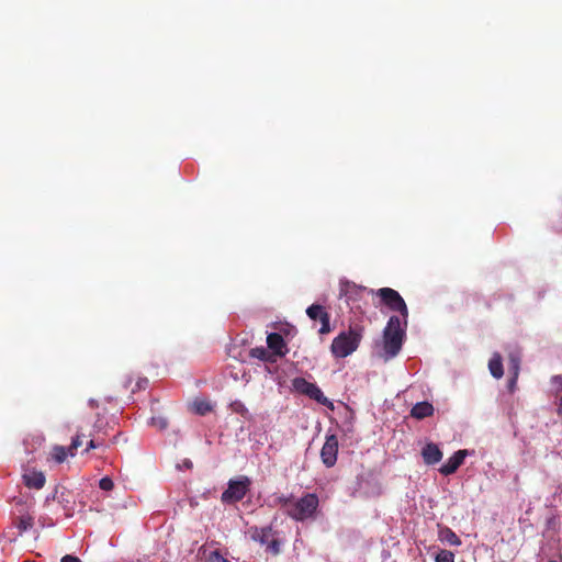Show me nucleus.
<instances>
[{"label":"nucleus","mask_w":562,"mask_h":562,"mask_svg":"<svg viewBox=\"0 0 562 562\" xmlns=\"http://www.w3.org/2000/svg\"><path fill=\"white\" fill-rule=\"evenodd\" d=\"M267 345L268 348L272 350L274 359L276 357H283L288 351L283 337L278 333H271L268 335Z\"/></svg>","instance_id":"f8f14e48"},{"label":"nucleus","mask_w":562,"mask_h":562,"mask_svg":"<svg viewBox=\"0 0 562 562\" xmlns=\"http://www.w3.org/2000/svg\"><path fill=\"white\" fill-rule=\"evenodd\" d=\"M558 414L560 416H562V396L559 398V404H558Z\"/></svg>","instance_id":"f704fd0d"},{"label":"nucleus","mask_w":562,"mask_h":562,"mask_svg":"<svg viewBox=\"0 0 562 562\" xmlns=\"http://www.w3.org/2000/svg\"><path fill=\"white\" fill-rule=\"evenodd\" d=\"M106 435V431L103 430L102 419L98 418L94 426H93V432H90L89 436L86 435L85 438L90 437V439L87 442V448L85 449V452H88L92 449H98L104 447V437Z\"/></svg>","instance_id":"9d476101"},{"label":"nucleus","mask_w":562,"mask_h":562,"mask_svg":"<svg viewBox=\"0 0 562 562\" xmlns=\"http://www.w3.org/2000/svg\"><path fill=\"white\" fill-rule=\"evenodd\" d=\"M436 562H454V554L449 550H441L436 555Z\"/></svg>","instance_id":"393cba45"},{"label":"nucleus","mask_w":562,"mask_h":562,"mask_svg":"<svg viewBox=\"0 0 562 562\" xmlns=\"http://www.w3.org/2000/svg\"><path fill=\"white\" fill-rule=\"evenodd\" d=\"M306 315L312 321H319L321 328H319L318 333L321 335H325V334H328L331 331L330 315L323 305L312 304L311 306H308L306 308Z\"/></svg>","instance_id":"6e6552de"},{"label":"nucleus","mask_w":562,"mask_h":562,"mask_svg":"<svg viewBox=\"0 0 562 562\" xmlns=\"http://www.w3.org/2000/svg\"><path fill=\"white\" fill-rule=\"evenodd\" d=\"M434 406L427 401L416 403L411 409V416L416 419H424L432 416Z\"/></svg>","instance_id":"2eb2a0df"},{"label":"nucleus","mask_w":562,"mask_h":562,"mask_svg":"<svg viewBox=\"0 0 562 562\" xmlns=\"http://www.w3.org/2000/svg\"><path fill=\"white\" fill-rule=\"evenodd\" d=\"M151 425L159 428L160 430L166 429L168 426V420L165 417H153Z\"/></svg>","instance_id":"cd10ccee"},{"label":"nucleus","mask_w":562,"mask_h":562,"mask_svg":"<svg viewBox=\"0 0 562 562\" xmlns=\"http://www.w3.org/2000/svg\"><path fill=\"white\" fill-rule=\"evenodd\" d=\"M363 326H350L348 331L340 333L334 338L330 351L336 358H346L355 352L362 339Z\"/></svg>","instance_id":"f03ea898"},{"label":"nucleus","mask_w":562,"mask_h":562,"mask_svg":"<svg viewBox=\"0 0 562 562\" xmlns=\"http://www.w3.org/2000/svg\"><path fill=\"white\" fill-rule=\"evenodd\" d=\"M148 384V380L147 379H139L137 382H136V387L137 390H142V389H145Z\"/></svg>","instance_id":"72a5a7b5"},{"label":"nucleus","mask_w":562,"mask_h":562,"mask_svg":"<svg viewBox=\"0 0 562 562\" xmlns=\"http://www.w3.org/2000/svg\"><path fill=\"white\" fill-rule=\"evenodd\" d=\"M438 538L441 542L448 543L449 546L459 547L462 543L459 536L447 526H439Z\"/></svg>","instance_id":"f3484780"},{"label":"nucleus","mask_w":562,"mask_h":562,"mask_svg":"<svg viewBox=\"0 0 562 562\" xmlns=\"http://www.w3.org/2000/svg\"><path fill=\"white\" fill-rule=\"evenodd\" d=\"M488 369L491 374L495 379H501L504 374L502 357L499 353H494L493 357L488 361Z\"/></svg>","instance_id":"a211bd4d"},{"label":"nucleus","mask_w":562,"mask_h":562,"mask_svg":"<svg viewBox=\"0 0 562 562\" xmlns=\"http://www.w3.org/2000/svg\"><path fill=\"white\" fill-rule=\"evenodd\" d=\"M251 480L241 475L237 480H229L227 488L222 493L221 501L224 504H234L240 502L249 492Z\"/></svg>","instance_id":"20e7f679"},{"label":"nucleus","mask_w":562,"mask_h":562,"mask_svg":"<svg viewBox=\"0 0 562 562\" xmlns=\"http://www.w3.org/2000/svg\"><path fill=\"white\" fill-rule=\"evenodd\" d=\"M406 327L403 318L400 316H391L383 329V350L385 360L394 358L402 349Z\"/></svg>","instance_id":"f257e3e1"},{"label":"nucleus","mask_w":562,"mask_h":562,"mask_svg":"<svg viewBox=\"0 0 562 562\" xmlns=\"http://www.w3.org/2000/svg\"><path fill=\"white\" fill-rule=\"evenodd\" d=\"M319 507V498L315 493H305L295 499L291 508L288 509V516L296 521H306L315 519Z\"/></svg>","instance_id":"7ed1b4c3"},{"label":"nucleus","mask_w":562,"mask_h":562,"mask_svg":"<svg viewBox=\"0 0 562 562\" xmlns=\"http://www.w3.org/2000/svg\"><path fill=\"white\" fill-rule=\"evenodd\" d=\"M251 358H256L267 362H274L276 359L265 347H256L250 349L249 352Z\"/></svg>","instance_id":"aec40b11"},{"label":"nucleus","mask_w":562,"mask_h":562,"mask_svg":"<svg viewBox=\"0 0 562 562\" xmlns=\"http://www.w3.org/2000/svg\"><path fill=\"white\" fill-rule=\"evenodd\" d=\"M205 562H229L227 559L222 557L218 551H213L210 553Z\"/></svg>","instance_id":"c85d7f7f"},{"label":"nucleus","mask_w":562,"mask_h":562,"mask_svg":"<svg viewBox=\"0 0 562 562\" xmlns=\"http://www.w3.org/2000/svg\"><path fill=\"white\" fill-rule=\"evenodd\" d=\"M375 295L379 296L381 302L390 310L398 312L405 325L407 324L408 308L404 299L397 291L391 288H381L375 291Z\"/></svg>","instance_id":"39448f33"},{"label":"nucleus","mask_w":562,"mask_h":562,"mask_svg":"<svg viewBox=\"0 0 562 562\" xmlns=\"http://www.w3.org/2000/svg\"><path fill=\"white\" fill-rule=\"evenodd\" d=\"M34 526V517L31 515H21L15 520V527L19 530V536L32 529Z\"/></svg>","instance_id":"6ab92c4d"},{"label":"nucleus","mask_w":562,"mask_h":562,"mask_svg":"<svg viewBox=\"0 0 562 562\" xmlns=\"http://www.w3.org/2000/svg\"><path fill=\"white\" fill-rule=\"evenodd\" d=\"M517 380H518V375L510 374V378L507 383V389L510 393H514L516 391Z\"/></svg>","instance_id":"7c9ffc66"},{"label":"nucleus","mask_w":562,"mask_h":562,"mask_svg":"<svg viewBox=\"0 0 562 562\" xmlns=\"http://www.w3.org/2000/svg\"><path fill=\"white\" fill-rule=\"evenodd\" d=\"M422 457L426 464L432 465L442 459V452L436 443L429 442L423 448Z\"/></svg>","instance_id":"ddd939ff"},{"label":"nucleus","mask_w":562,"mask_h":562,"mask_svg":"<svg viewBox=\"0 0 562 562\" xmlns=\"http://www.w3.org/2000/svg\"><path fill=\"white\" fill-rule=\"evenodd\" d=\"M23 482L29 488L41 490L46 479L43 472L32 471L23 474Z\"/></svg>","instance_id":"4468645a"},{"label":"nucleus","mask_w":562,"mask_h":562,"mask_svg":"<svg viewBox=\"0 0 562 562\" xmlns=\"http://www.w3.org/2000/svg\"><path fill=\"white\" fill-rule=\"evenodd\" d=\"M86 434L78 430L76 436L72 438L71 443L68 448L63 446H55L52 450V458L57 463H63L67 456L74 457L76 454V450L82 445Z\"/></svg>","instance_id":"0eeeda50"},{"label":"nucleus","mask_w":562,"mask_h":562,"mask_svg":"<svg viewBox=\"0 0 562 562\" xmlns=\"http://www.w3.org/2000/svg\"><path fill=\"white\" fill-rule=\"evenodd\" d=\"M508 367H509L508 370H509L510 374L519 375V370H520V359H519V357L512 353L509 356Z\"/></svg>","instance_id":"5701e85b"},{"label":"nucleus","mask_w":562,"mask_h":562,"mask_svg":"<svg viewBox=\"0 0 562 562\" xmlns=\"http://www.w3.org/2000/svg\"><path fill=\"white\" fill-rule=\"evenodd\" d=\"M292 385L299 393L308 396L331 411L334 409V403L324 395L323 391L315 383L308 382L304 378H295L292 381Z\"/></svg>","instance_id":"423d86ee"},{"label":"nucleus","mask_w":562,"mask_h":562,"mask_svg":"<svg viewBox=\"0 0 562 562\" xmlns=\"http://www.w3.org/2000/svg\"><path fill=\"white\" fill-rule=\"evenodd\" d=\"M232 408L234 412L240 414L241 416H245L247 413H248V409L245 407V405L239 402V401H236L232 404Z\"/></svg>","instance_id":"c756f323"},{"label":"nucleus","mask_w":562,"mask_h":562,"mask_svg":"<svg viewBox=\"0 0 562 562\" xmlns=\"http://www.w3.org/2000/svg\"><path fill=\"white\" fill-rule=\"evenodd\" d=\"M338 454V439L335 435L326 436L325 443L321 450L322 462L327 468H331L336 464Z\"/></svg>","instance_id":"1a4fd4ad"},{"label":"nucleus","mask_w":562,"mask_h":562,"mask_svg":"<svg viewBox=\"0 0 562 562\" xmlns=\"http://www.w3.org/2000/svg\"><path fill=\"white\" fill-rule=\"evenodd\" d=\"M363 290V288L358 286L357 284L344 281L340 283V297L346 296L348 300L351 297V294H357L359 291Z\"/></svg>","instance_id":"412c9836"},{"label":"nucleus","mask_w":562,"mask_h":562,"mask_svg":"<svg viewBox=\"0 0 562 562\" xmlns=\"http://www.w3.org/2000/svg\"><path fill=\"white\" fill-rule=\"evenodd\" d=\"M266 546H267V550L273 555H278L281 551V549H280L281 542L274 536H273V538H271V540Z\"/></svg>","instance_id":"b1692460"},{"label":"nucleus","mask_w":562,"mask_h":562,"mask_svg":"<svg viewBox=\"0 0 562 562\" xmlns=\"http://www.w3.org/2000/svg\"><path fill=\"white\" fill-rule=\"evenodd\" d=\"M467 453V450H458L454 452L453 456L450 457L447 462L440 467L439 472L443 475L453 474L463 463Z\"/></svg>","instance_id":"9b49d317"},{"label":"nucleus","mask_w":562,"mask_h":562,"mask_svg":"<svg viewBox=\"0 0 562 562\" xmlns=\"http://www.w3.org/2000/svg\"><path fill=\"white\" fill-rule=\"evenodd\" d=\"M99 487L103 491H111L114 487V483L109 476H104L99 481Z\"/></svg>","instance_id":"bb28decb"},{"label":"nucleus","mask_w":562,"mask_h":562,"mask_svg":"<svg viewBox=\"0 0 562 562\" xmlns=\"http://www.w3.org/2000/svg\"><path fill=\"white\" fill-rule=\"evenodd\" d=\"M192 406L194 413L201 416H204L212 411V405L205 400H195Z\"/></svg>","instance_id":"4be33fe9"},{"label":"nucleus","mask_w":562,"mask_h":562,"mask_svg":"<svg viewBox=\"0 0 562 562\" xmlns=\"http://www.w3.org/2000/svg\"><path fill=\"white\" fill-rule=\"evenodd\" d=\"M60 562H81V560L78 557L66 554L61 558Z\"/></svg>","instance_id":"2f4dec72"},{"label":"nucleus","mask_w":562,"mask_h":562,"mask_svg":"<svg viewBox=\"0 0 562 562\" xmlns=\"http://www.w3.org/2000/svg\"><path fill=\"white\" fill-rule=\"evenodd\" d=\"M552 383L557 385L559 390L562 391V374L552 376Z\"/></svg>","instance_id":"473e14b6"},{"label":"nucleus","mask_w":562,"mask_h":562,"mask_svg":"<svg viewBox=\"0 0 562 562\" xmlns=\"http://www.w3.org/2000/svg\"><path fill=\"white\" fill-rule=\"evenodd\" d=\"M273 536L274 533L270 526L262 528L254 527L250 529L251 539L265 546L271 540V538H273Z\"/></svg>","instance_id":"dca6fc26"},{"label":"nucleus","mask_w":562,"mask_h":562,"mask_svg":"<svg viewBox=\"0 0 562 562\" xmlns=\"http://www.w3.org/2000/svg\"><path fill=\"white\" fill-rule=\"evenodd\" d=\"M293 503H294V499H292V497L280 496L278 498V504L281 506V508H283L285 510L286 514H288V509L291 508Z\"/></svg>","instance_id":"a878e982"}]
</instances>
